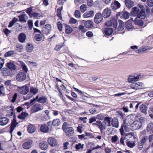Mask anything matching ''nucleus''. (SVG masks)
Listing matches in <instances>:
<instances>
[{
  "label": "nucleus",
  "mask_w": 153,
  "mask_h": 153,
  "mask_svg": "<svg viewBox=\"0 0 153 153\" xmlns=\"http://www.w3.org/2000/svg\"><path fill=\"white\" fill-rule=\"evenodd\" d=\"M33 142V141L31 140H26L22 144L23 148L26 149H29L31 146Z\"/></svg>",
  "instance_id": "obj_10"
},
{
  "label": "nucleus",
  "mask_w": 153,
  "mask_h": 153,
  "mask_svg": "<svg viewBox=\"0 0 153 153\" xmlns=\"http://www.w3.org/2000/svg\"><path fill=\"white\" fill-rule=\"evenodd\" d=\"M19 21L21 22H26L28 19V17L26 14H24L18 16Z\"/></svg>",
  "instance_id": "obj_30"
},
{
  "label": "nucleus",
  "mask_w": 153,
  "mask_h": 153,
  "mask_svg": "<svg viewBox=\"0 0 153 153\" xmlns=\"http://www.w3.org/2000/svg\"><path fill=\"white\" fill-rule=\"evenodd\" d=\"M17 94L16 93H15L14 95L12 97V99L11 100V102L13 103L17 99Z\"/></svg>",
  "instance_id": "obj_58"
},
{
  "label": "nucleus",
  "mask_w": 153,
  "mask_h": 153,
  "mask_svg": "<svg viewBox=\"0 0 153 153\" xmlns=\"http://www.w3.org/2000/svg\"><path fill=\"white\" fill-rule=\"evenodd\" d=\"M126 28L128 29H131L133 27L131 23L129 22H126Z\"/></svg>",
  "instance_id": "obj_54"
},
{
  "label": "nucleus",
  "mask_w": 153,
  "mask_h": 153,
  "mask_svg": "<svg viewBox=\"0 0 153 153\" xmlns=\"http://www.w3.org/2000/svg\"><path fill=\"white\" fill-rule=\"evenodd\" d=\"M52 29L50 24H47L43 27L42 29V32L43 33L47 35L50 33Z\"/></svg>",
  "instance_id": "obj_5"
},
{
  "label": "nucleus",
  "mask_w": 153,
  "mask_h": 153,
  "mask_svg": "<svg viewBox=\"0 0 153 153\" xmlns=\"http://www.w3.org/2000/svg\"><path fill=\"white\" fill-rule=\"evenodd\" d=\"M111 125L115 128H118L119 127V122L117 119L114 118L111 120Z\"/></svg>",
  "instance_id": "obj_29"
},
{
  "label": "nucleus",
  "mask_w": 153,
  "mask_h": 153,
  "mask_svg": "<svg viewBox=\"0 0 153 153\" xmlns=\"http://www.w3.org/2000/svg\"><path fill=\"white\" fill-rule=\"evenodd\" d=\"M48 143L52 146H55L57 144L56 140L54 138L52 137H49L48 138Z\"/></svg>",
  "instance_id": "obj_14"
},
{
  "label": "nucleus",
  "mask_w": 153,
  "mask_h": 153,
  "mask_svg": "<svg viewBox=\"0 0 153 153\" xmlns=\"http://www.w3.org/2000/svg\"><path fill=\"white\" fill-rule=\"evenodd\" d=\"M26 37V35L24 33H21L19 35V41L21 43H24L25 42Z\"/></svg>",
  "instance_id": "obj_22"
},
{
  "label": "nucleus",
  "mask_w": 153,
  "mask_h": 153,
  "mask_svg": "<svg viewBox=\"0 0 153 153\" xmlns=\"http://www.w3.org/2000/svg\"><path fill=\"white\" fill-rule=\"evenodd\" d=\"M47 99L44 96H42L39 98L38 95L35 98H33L30 100V104H32L34 102L36 101L41 103H44L47 102Z\"/></svg>",
  "instance_id": "obj_2"
},
{
  "label": "nucleus",
  "mask_w": 153,
  "mask_h": 153,
  "mask_svg": "<svg viewBox=\"0 0 153 153\" xmlns=\"http://www.w3.org/2000/svg\"><path fill=\"white\" fill-rule=\"evenodd\" d=\"M94 15V13L92 10H90L84 13L83 16L84 18H88L90 17H92Z\"/></svg>",
  "instance_id": "obj_21"
},
{
  "label": "nucleus",
  "mask_w": 153,
  "mask_h": 153,
  "mask_svg": "<svg viewBox=\"0 0 153 153\" xmlns=\"http://www.w3.org/2000/svg\"><path fill=\"white\" fill-rule=\"evenodd\" d=\"M133 135V134L132 133H128L126 134L124 138L123 137H121L120 140V143L121 144L124 145V140L125 139H127L128 138H130Z\"/></svg>",
  "instance_id": "obj_28"
},
{
  "label": "nucleus",
  "mask_w": 153,
  "mask_h": 153,
  "mask_svg": "<svg viewBox=\"0 0 153 153\" xmlns=\"http://www.w3.org/2000/svg\"><path fill=\"white\" fill-rule=\"evenodd\" d=\"M98 126L100 128V131L103 130L106 128L107 126L104 122L98 124Z\"/></svg>",
  "instance_id": "obj_38"
},
{
  "label": "nucleus",
  "mask_w": 153,
  "mask_h": 153,
  "mask_svg": "<svg viewBox=\"0 0 153 153\" xmlns=\"http://www.w3.org/2000/svg\"><path fill=\"white\" fill-rule=\"evenodd\" d=\"M126 144L127 146L130 148H133L135 146V143L133 141H126Z\"/></svg>",
  "instance_id": "obj_39"
},
{
  "label": "nucleus",
  "mask_w": 153,
  "mask_h": 153,
  "mask_svg": "<svg viewBox=\"0 0 153 153\" xmlns=\"http://www.w3.org/2000/svg\"><path fill=\"white\" fill-rule=\"evenodd\" d=\"M14 51H9L6 53L4 55L5 56H11L12 55L14 54Z\"/></svg>",
  "instance_id": "obj_50"
},
{
  "label": "nucleus",
  "mask_w": 153,
  "mask_h": 153,
  "mask_svg": "<svg viewBox=\"0 0 153 153\" xmlns=\"http://www.w3.org/2000/svg\"><path fill=\"white\" fill-rule=\"evenodd\" d=\"M119 14L121 17L125 19H128L130 16L129 13L126 11L120 12L119 13Z\"/></svg>",
  "instance_id": "obj_25"
},
{
  "label": "nucleus",
  "mask_w": 153,
  "mask_h": 153,
  "mask_svg": "<svg viewBox=\"0 0 153 153\" xmlns=\"http://www.w3.org/2000/svg\"><path fill=\"white\" fill-rule=\"evenodd\" d=\"M39 148L42 150H46L48 147V145L46 142L42 141L39 144Z\"/></svg>",
  "instance_id": "obj_27"
},
{
  "label": "nucleus",
  "mask_w": 153,
  "mask_h": 153,
  "mask_svg": "<svg viewBox=\"0 0 153 153\" xmlns=\"http://www.w3.org/2000/svg\"><path fill=\"white\" fill-rule=\"evenodd\" d=\"M118 140V137L116 135L113 136L112 137L111 141L112 143H115Z\"/></svg>",
  "instance_id": "obj_56"
},
{
  "label": "nucleus",
  "mask_w": 153,
  "mask_h": 153,
  "mask_svg": "<svg viewBox=\"0 0 153 153\" xmlns=\"http://www.w3.org/2000/svg\"><path fill=\"white\" fill-rule=\"evenodd\" d=\"M100 13H96L94 17V22L97 24H98L101 22L102 20V16Z\"/></svg>",
  "instance_id": "obj_12"
},
{
  "label": "nucleus",
  "mask_w": 153,
  "mask_h": 153,
  "mask_svg": "<svg viewBox=\"0 0 153 153\" xmlns=\"http://www.w3.org/2000/svg\"><path fill=\"white\" fill-rule=\"evenodd\" d=\"M21 65L23 70L25 72H27L28 71L27 68L25 64L23 62L21 61L20 62Z\"/></svg>",
  "instance_id": "obj_45"
},
{
  "label": "nucleus",
  "mask_w": 153,
  "mask_h": 153,
  "mask_svg": "<svg viewBox=\"0 0 153 153\" xmlns=\"http://www.w3.org/2000/svg\"><path fill=\"white\" fill-rule=\"evenodd\" d=\"M96 118L100 120H102L104 118V115L102 114H100L97 115Z\"/></svg>",
  "instance_id": "obj_53"
},
{
  "label": "nucleus",
  "mask_w": 153,
  "mask_h": 153,
  "mask_svg": "<svg viewBox=\"0 0 153 153\" xmlns=\"http://www.w3.org/2000/svg\"><path fill=\"white\" fill-rule=\"evenodd\" d=\"M103 32L106 35L109 36L112 33L113 30L111 28L107 27L104 29Z\"/></svg>",
  "instance_id": "obj_31"
},
{
  "label": "nucleus",
  "mask_w": 153,
  "mask_h": 153,
  "mask_svg": "<svg viewBox=\"0 0 153 153\" xmlns=\"http://www.w3.org/2000/svg\"><path fill=\"white\" fill-rule=\"evenodd\" d=\"M152 49V48H148L147 47H145L144 48L140 49L138 50H137L136 51V52L137 53H140L146 50H150Z\"/></svg>",
  "instance_id": "obj_43"
},
{
  "label": "nucleus",
  "mask_w": 153,
  "mask_h": 153,
  "mask_svg": "<svg viewBox=\"0 0 153 153\" xmlns=\"http://www.w3.org/2000/svg\"><path fill=\"white\" fill-rule=\"evenodd\" d=\"M145 12L144 10L140 11L137 14L136 18L143 19L145 17Z\"/></svg>",
  "instance_id": "obj_35"
},
{
  "label": "nucleus",
  "mask_w": 153,
  "mask_h": 153,
  "mask_svg": "<svg viewBox=\"0 0 153 153\" xmlns=\"http://www.w3.org/2000/svg\"><path fill=\"white\" fill-rule=\"evenodd\" d=\"M52 123L53 126L54 127L57 126V119H56L53 120Z\"/></svg>",
  "instance_id": "obj_63"
},
{
  "label": "nucleus",
  "mask_w": 153,
  "mask_h": 153,
  "mask_svg": "<svg viewBox=\"0 0 153 153\" xmlns=\"http://www.w3.org/2000/svg\"><path fill=\"white\" fill-rule=\"evenodd\" d=\"M147 4L149 7H152L153 5V1L152 0H147Z\"/></svg>",
  "instance_id": "obj_62"
},
{
  "label": "nucleus",
  "mask_w": 153,
  "mask_h": 153,
  "mask_svg": "<svg viewBox=\"0 0 153 153\" xmlns=\"http://www.w3.org/2000/svg\"><path fill=\"white\" fill-rule=\"evenodd\" d=\"M38 92V89L36 88L31 87L30 89V93L31 94H32L33 95L36 94Z\"/></svg>",
  "instance_id": "obj_40"
},
{
  "label": "nucleus",
  "mask_w": 153,
  "mask_h": 153,
  "mask_svg": "<svg viewBox=\"0 0 153 153\" xmlns=\"http://www.w3.org/2000/svg\"><path fill=\"white\" fill-rule=\"evenodd\" d=\"M83 144H82L81 143H78L76 145V148L77 150H79L80 149H82L83 148Z\"/></svg>",
  "instance_id": "obj_48"
},
{
  "label": "nucleus",
  "mask_w": 153,
  "mask_h": 153,
  "mask_svg": "<svg viewBox=\"0 0 153 153\" xmlns=\"http://www.w3.org/2000/svg\"><path fill=\"white\" fill-rule=\"evenodd\" d=\"M17 90L20 93L23 95H25L29 91V89L27 85H25L23 86L18 87Z\"/></svg>",
  "instance_id": "obj_3"
},
{
  "label": "nucleus",
  "mask_w": 153,
  "mask_h": 153,
  "mask_svg": "<svg viewBox=\"0 0 153 153\" xmlns=\"http://www.w3.org/2000/svg\"><path fill=\"white\" fill-rule=\"evenodd\" d=\"M35 39L37 41H39L42 40V37L41 35L37 34L35 35L34 37Z\"/></svg>",
  "instance_id": "obj_46"
},
{
  "label": "nucleus",
  "mask_w": 153,
  "mask_h": 153,
  "mask_svg": "<svg viewBox=\"0 0 153 153\" xmlns=\"http://www.w3.org/2000/svg\"><path fill=\"white\" fill-rule=\"evenodd\" d=\"M125 2L126 6L129 8H131L134 5V3L131 0H125Z\"/></svg>",
  "instance_id": "obj_32"
},
{
  "label": "nucleus",
  "mask_w": 153,
  "mask_h": 153,
  "mask_svg": "<svg viewBox=\"0 0 153 153\" xmlns=\"http://www.w3.org/2000/svg\"><path fill=\"white\" fill-rule=\"evenodd\" d=\"M80 8L82 12L83 13L86 10L87 6L85 4H83L80 6Z\"/></svg>",
  "instance_id": "obj_49"
},
{
  "label": "nucleus",
  "mask_w": 153,
  "mask_h": 153,
  "mask_svg": "<svg viewBox=\"0 0 153 153\" xmlns=\"http://www.w3.org/2000/svg\"><path fill=\"white\" fill-rule=\"evenodd\" d=\"M26 78V74L23 72H21L19 73L17 75L16 79L19 82H22L25 80Z\"/></svg>",
  "instance_id": "obj_7"
},
{
  "label": "nucleus",
  "mask_w": 153,
  "mask_h": 153,
  "mask_svg": "<svg viewBox=\"0 0 153 153\" xmlns=\"http://www.w3.org/2000/svg\"><path fill=\"white\" fill-rule=\"evenodd\" d=\"M79 28L82 32H85L86 31V30L84 28V26L82 25H79Z\"/></svg>",
  "instance_id": "obj_59"
},
{
  "label": "nucleus",
  "mask_w": 153,
  "mask_h": 153,
  "mask_svg": "<svg viewBox=\"0 0 153 153\" xmlns=\"http://www.w3.org/2000/svg\"><path fill=\"white\" fill-rule=\"evenodd\" d=\"M75 17L79 19L81 18V13L79 10H76L74 13Z\"/></svg>",
  "instance_id": "obj_47"
},
{
  "label": "nucleus",
  "mask_w": 153,
  "mask_h": 153,
  "mask_svg": "<svg viewBox=\"0 0 153 153\" xmlns=\"http://www.w3.org/2000/svg\"><path fill=\"white\" fill-rule=\"evenodd\" d=\"M119 25L118 27V29L119 31H122L124 28L125 25L124 23L121 20L118 21Z\"/></svg>",
  "instance_id": "obj_33"
},
{
  "label": "nucleus",
  "mask_w": 153,
  "mask_h": 153,
  "mask_svg": "<svg viewBox=\"0 0 153 153\" xmlns=\"http://www.w3.org/2000/svg\"><path fill=\"white\" fill-rule=\"evenodd\" d=\"M27 131L30 133L32 134L34 133L36 129V127L33 124H30L27 127Z\"/></svg>",
  "instance_id": "obj_16"
},
{
  "label": "nucleus",
  "mask_w": 153,
  "mask_h": 153,
  "mask_svg": "<svg viewBox=\"0 0 153 153\" xmlns=\"http://www.w3.org/2000/svg\"><path fill=\"white\" fill-rule=\"evenodd\" d=\"M111 118L109 117H106L105 118L103 122L106 126L109 127L111 126Z\"/></svg>",
  "instance_id": "obj_20"
},
{
  "label": "nucleus",
  "mask_w": 153,
  "mask_h": 153,
  "mask_svg": "<svg viewBox=\"0 0 153 153\" xmlns=\"http://www.w3.org/2000/svg\"><path fill=\"white\" fill-rule=\"evenodd\" d=\"M18 123L16 122V121L15 118H14L11 123V125L10 127V132L11 134L15 128L16 127Z\"/></svg>",
  "instance_id": "obj_23"
},
{
  "label": "nucleus",
  "mask_w": 153,
  "mask_h": 153,
  "mask_svg": "<svg viewBox=\"0 0 153 153\" xmlns=\"http://www.w3.org/2000/svg\"><path fill=\"white\" fill-rule=\"evenodd\" d=\"M34 47L32 44L28 43L26 47V49L27 52H31L33 49Z\"/></svg>",
  "instance_id": "obj_36"
},
{
  "label": "nucleus",
  "mask_w": 153,
  "mask_h": 153,
  "mask_svg": "<svg viewBox=\"0 0 153 153\" xmlns=\"http://www.w3.org/2000/svg\"><path fill=\"white\" fill-rule=\"evenodd\" d=\"M139 76L138 75L129 76L128 78V81L129 83H132L137 81L139 79Z\"/></svg>",
  "instance_id": "obj_13"
},
{
  "label": "nucleus",
  "mask_w": 153,
  "mask_h": 153,
  "mask_svg": "<svg viewBox=\"0 0 153 153\" xmlns=\"http://www.w3.org/2000/svg\"><path fill=\"white\" fill-rule=\"evenodd\" d=\"M28 24L29 28L30 29H32L33 26V21L30 20L28 21Z\"/></svg>",
  "instance_id": "obj_57"
},
{
  "label": "nucleus",
  "mask_w": 153,
  "mask_h": 153,
  "mask_svg": "<svg viewBox=\"0 0 153 153\" xmlns=\"http://www.w3.org/2000/svg\"><path fill=\"white\" fill-rule=\"evenodd\" d=\"M134 23L136 25H138L142 26L143 25V23L142 20L138 19L137 18H136L134 20Z\"/></svg>",
  "instance_id": "obj_37"
},
{
  "label": "nucleus",
  "mask_w": 153,
  "mask_h": 153,
  "mask_svg": "<svg viewBox=\"0 0 153 153\" xmlns=\"http://www.w3.org/2000/svg\"><path fill=\"white\" fill-rule=\"evenodd\" d=\"M4 64V60L0 57V70L3 67Z\"/></svg>",
  "instance_id": "obj_61"
},
{
  "label": "nucleus",
  "mask_w": 153,
  "mask_h": 153,
  "mask_svg": "<svg viewBox=\"0 0 153 153\" xmlns=\"http://www.w3.org/2000/svg\"><path fill=\"white\" fill-rule=\"evenodd\" d=\"M148 140V137L147 136H144L143 137L140 141L144 144L146 143Z\"/></svg>",
  "instance_id": "obj_51"
},
{
  "label": "nucleus",
  "mask_w": 153,
  "mask_h": 153,
  "mask_svg": "<svg viewBox=\"0 0 153 153\" xmlns=\"http://www.w3.org/2000/svg\"><path fill=\"white\" fill-rule=\"evenodd\" d=\"M9 119L6 117H1L0 118V125L5 126L9 122Z\"/></svg>",
  "instance_id": "obj_15"
},
{
  "label": "nucleus",
  "mask_w": 153,
  "mask_h": 153,
  "mask_svg": "<svg viewBox=\"0 0 153 153\" xmlns=\"http://www.w3.org/2000/svg\"><path fill=\"white\" fill-rule=\"evenodd\" d=\"M40 130L41 131L44 133H47L49 130V128L47 125L43 124L41 125L40 127Z\"/></svg>",
  "instance_id": "obj_19"
},
{
  "label": "nucleus",
  "mask_w": 153,
  "mask_h": 153,
  "mask_svg": "<svg viewBox=\"0 0 153 153\" xmlns=\"http://www.w3.org/2000/svg\"><path fill=\"white\" fill-rule=\"evenodd\" d=\"M7 114L6 116L8 117L12 116L13 115H15L14 107L13 106H7L6 108Z\"/></svg>",
  "instance_id": "obj_8"
},
{
  "label": "nucleus",
  "mask_w": 153,
  "mask_h": 153,
  "mask_svg": "<svg viewBox=\"0 0 153 153\" xmlns=\"http://www.w3.org/2000/svg\"><path fill=\"white\" fill-rule=\"evenodd\" d=\"M128 125L131 124V126L134 128V129H138L140 128L142 126V124L137 120L134 121H133V123L128 122Z\"/></svg>",
  "instance_id": "obj_9"
},
{
  "label": "nucleus",
  "mask_w": 153,
  "mask_h": 153,
  "mask_svg": "<svg viewBox=\"0 0 153 153\" xmlns=\"http://www.w3.org/2000/svg\"><path fill=\"white\" fill-rule=\"evenodd\" d=\"M128 120H123V125H122L121 128L120 129V131L121 133L122 131H123L124 130L126 132H128L129 131V129L126 126V122Z\"/></svg>",
  "instance_id": "obj_24"
},
{
  "label": "nucleus",
  "mask_w": 153,
  "mask_h": 153,
  "mask_svg": "<svg viewBox=\"0 0 153 153\" xmlns=\"http://www.w3.org/2000/svg\"><path fill=\"white\" fill-rule=\"evenodd\" d=\"M62 6H61V7H59V8L58 9V11L60 10L59 13L58 12V18H59L61 20H62V15H61V13L60 11L62 10Z\"/></svg>",
  "instance_id": "obj_55"
},
{
  "label": "nucleus",
  "mask_w": 153,
  "mask_h": 153,
  "mask_svg": "<svg viewBox=\"0 0 153 153\" xmlns=\"http://www.w3.org/2000/svg\"><path fill=\"white\" fill-rule=\"evenodd\" d=\"M131 88L137 90L143 88V84L141 82L133 83L130 85Z\"/></svg>",
  "instance_id": "obj_4"
},
{
  "label": "nucleus",
  "mask_w": 153,
  "mask_h": 153,
  "mask_svg": "<svg viewBox=\"0 0 153 153\" xmlns=\"http://www.w3.org/2000/svg\"><path fill=\"white\" fill-rule=\"evenodd\" d=\"M6 65L10 70H13L16 69V65L13 62H8L6 64Z\"/></svg>",
  "instance_id": "obj_34"
},
{
  "label": "nucleus",
  "mask_w": 153,
  "mask_h": 153,
  "mask_svg": "<svg viewBox=\"0 0 153 153\" xmlns=\"http://www.w3.org/2000/svg\"><path fill=\"white\" fill-rule=\"evenodd\" d=\"M43 109V107L39 103H36L32 107V109L33 111L36 112L39 111Z\"/></svg>",
  "instance_id": "obj_18"
},
{
  "label": "nucleus",
  "mask_w": 153,
  "mask_h": 153,
  "mask_svg": "<svg viewBox=\"0 0 153 153\" xmlns=\"http://www.w3.org/2000/svg\"><path fill=\"white\" fill-rule=\"evenodd\" d=\"M140 110L141 112L145 114H146V106L145 105L142 104L140 107Z\"/></svg>",
  "instance_id": "obj_41"
},
{
  "label": "nucleus",
  "mask_w": 153,
  "mask_h": 153,
  "mask_svg": "<svg viewBox=\"0 0 153 153\" xmlns=\"http://www.w3.org/2000/svg\"><path fill=\"white\" fill-rule=\"evenodd\" d=\"M120 7V4L117 1H115L111 4V7L113 10H116L119 8Z\"/></svg>",
  "instance_id": "obj_17"
},
{
  "label": "nucleus",
  "mask_w": 153,
  "mask_h": 153,
  "mask_svg": "<svg viewBox=\"0 0 153 153\" xmlns=\"http://www.w3.org/2000/svg\"><path fill=\"white\" fill-rule=\"evenodd\" d=\"M81 24H84L85 27L88 28H92L94 25L93 22L90 20L85 21V20L81 21Z\"/></svg>",
  "instance_id": "obj_6"
},
{
  "label": "nucleus",
  "mask_w": 153,
  "mask_h": 153,
  "mask_svg": "<svg viewBox=\"0 0 153 153\" xmlns=\"http://www.w3.org/2000/svg\"><path fill=\"white\" fill-rule=\"evenodd\" d=\"M140 11V9L138 7H134L132 9V11L131 12V14L132 15L137 16Z\"/></svg>",
  "instance_id": "obj_26"
},
{
  "label": "nucleus",
  "mask_w": 153,
  "mask_h": 153,
  "mask_svg": "<svg viewBox=\"0 0 153 153\" xmlns=\"http://www.w3.org/2000/svg\"><path fill=\"white\" fill-rule=\"evenodd\" d=\"M28 114L25 112H23L19 115L18 117V118L24 120L28 116Z\"/></svg>",
  "instance_id": "obj_42"
},
{
  "label": "nucleus",
  "mask_w": 153,
  "mask_h": 153,
  "mask_svg": "<svg viewBox=\"0 0 153 153\" xmlns=\"http://www.w3.org/2000/svg\"><path fill=\"white\" fill-rule=\"evenodd\" d=\"M153 127V123H150L149 124L147 127V130L148 131L151 130Z\"/></svg>",
  "instance_id": "obj_52"
},
{
  "label": "nucleus",
  "mask_w": 153,
  "mask_h": 153,
  "mask_svg": "<svg viewBox=\"0 0 153 153\" xmlns=\"http://www.w3.org/2000/svg\"><path fill=\"white\" fill-rule=\"evenodd\" d=\"M144 144L141 143V141L138 142V149L140 150H141L143 148V145Z\"/></svg>",
  "instance_id": "obj_60"
},
{
  "label": "nucleus",
  "mask_w": 153,
  "mask_h": 153,
  "mask_svg": "<svg viewBox=\"0 0 153 153\" xmlns=\"http://www.w3.org/2000/svg\"><path fill=\"white\" fill-rule=\"evenodd\" d=\"M111 14V10L109 8H106L104 9L102 12V17L105 18L109 17Z\"/></svg>",
  "instance_id": "obj_11"
},
{
  "label": "nucleus",
  "mask_w": 153,
  "mask_h": 153,
  "mask_svg": "<svg viewBox=\"0 0 153 153\" xmlns=\"http://www.w3.org/2000/svg\"><path fill=\"white\" fill-rule=\"evenodd\" d=\"M96 118L95 117H91L89 119V123H92V122H95L96 120Z\"/></svg>",
  "instance_id": "obj_64"
},
{
  "label": "nucleus",
  "mask_w": 153,
  "mask_h": 153,
  "mask_svg": "<svg viewBox=\"0 0 153 153\" xmlns=\"http://www.w3.org/2000/svg\"><path fill=\"white\" fill-rule=\"evenodd\" d=\"M72 29L69 25H66L65 27V32L67 33H70L72 32Z\"/></svg>",
  "instance_id": "obj_44"
},
{
  "label": "nucleus",
  "mask_w": 153,
  "mask_h": 153,
  "mask_svg": "<svg viewBox=\"0 0 153 153\" xmlns=\"http://www.w3.org/2000/svg\"><path fill=\"white\" fill-rule=\"evenodd\" d=\"M69 126V123L65 122L63 124L62 126V130L65 131L66 135L68 137L72 136L74 132L73 128Z\"/></svg>",
  "instance_id": "obj_1"
}]
</instances>
